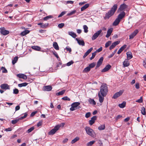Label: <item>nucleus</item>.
<instances>
[{"instance_id": "44", "label": "nucleus", "mask_w": 146, "mask_h": 146, "mask_svg": "<svg viewBox=\"0 0 146 146\" xmlns=\"http://www.w3.org/2000/svg\"><path fill=\"white\" fill-rule=\"evenodd\" d=\"M1 69L2 70V72L4 73H6L7 72V71L5 68L4 67H2Z\"/></svg>"}, {"instance_id": "26", "label": "nucleus", "mask_w": 146, "mask_h": 146, "mask_svg": "<svg viewBox=\"0 0 146 146\" xmlns=\"http://www.w3.org/2000/svg\"><path fill=\"white\" fill-rule=\"evenodd\" d=\"M30 31L28 30H25L23 31L20 34V35L22 36H24L28 34Z\"/></svg>"}, {"instance_id": "58", "label": "nucleus", "mask_w": 146, "mask_h": 146, "mask_svg": "<svg viewBox=\"0 0 146 146\" xmlns=\"http://www.w3.org/2000/svg\"><path fill=\"white\" fill-rule=\"evenodd\" d=\"M102 47H101L100 48L97 49L95 52H96V53L97 52H100L102 51Z\"/></svg>"}, {"instance_id": "57", "label": "nucleus", "mask_w": 146, "mask_h": 146, "mask_svg": "<svg viewBox=\"0 0 146 146\" xmlns=\"http://www.w3.org/2000/svg\"><path fill=\"white\" fill-rule=\"evenodd\" d=\"M91 113L90 112H88L86 113L85 115V117L86 118H88L90 116Z\"/></svg>"}, {"instance_id": "38", "label": "nucleus", "mask_w": 146, "mask_h": 146, "mask_svg": "<svg viewBox=\"0 0 146 146\" xmlns=\"http://www.w3.org/2000/svg\"><path fill=\"white\" fill-rule=\"evenodd\" d=\"M90 70V69L89 66L85 68L83 72H89Z\"/></svg>"}, {"instance_id": "39", "label": "nucleus", "mask_w": 146, "mask_h": 146, "mask_svg": "<svg viewBox=\"0 0 146 146\" xmlns=\"http://www.w3.org/2000/svg\"><path fill=\"white\" fill-rule=\"evenodd\" d=\"M96 66V63L95 62H93L91 63L88 66L91 69V68H93L94 67H95Z\"/></svg>"}, {"instance_id": "43", "label": "nucleus", "mask_w": 146, "mask_h": 146, "mask_svg": "<svg viewBox=\"0 0 146 146\" xmlns=\"http://www.w3.org/2000/svg\"><path fill=\"white\" fill-rule=\"evenodd\" d=\"M95 142L94 141H90L87 144V146H90L92 145Z\"/></svg>"}, {"instance_id": "2", "label": "nucleus", "mask_w": 146, "mask_h": 146, "mask_svg": "<svg viewBox=\"0 0 146 146\" xmlns=\"http://www.w3.org/2000/svg\"><path fill=\"white\" fill-rule=\"evenodd\" d=\"M117 8V5L114 4L111 8V9L106 13L104 17L105 19H108L110 17L113 16Z\"/></svg>"}, {"instance_id": "6", "label": "nucleus", "mask_w": 146, "mask_h": 146, "mask_svg": "<svg viewBox=\"0 0 146 146\" xmlns=\"http://www.w3.org/2000/svg\"><path fill=\"white\" fill-rule=\"evenodd\" d=\"M0 33L3 35H6L8 34L9 32L8 31L5 30V28L4 27L0 28Z\"/></svg>"}, {"instance_id": "60", "label": "nucleus", "mask_w": 146, "mask_h": 146, "mask_svg": "<svg viewBox=\"0 0 146 146\" xmlns=\"http://www.w3.org/2000/svg\"><path fill=\"white\" fill-rule=\"evenodd\" d=\"M90 104L92 105H96V103L95 101H89Z\"/></svg>"}, {"instance_id": "1", "label": "nucleus", "mask_w": 146, "mask_h": 146, "mask_svg": "<svg viewBox=\"0 0 146 146\" xmlns=\"http://www.w3.org/2000/svg\"><path fill=\"white\" fill-rule=\"evenodd\" d=\"M108 92V88L106 84H103L101 85L100 92L98 93L99 100H103L104 97L105 96Z\"/></svg>"}, {"instance_id": "15", "label": "nucleus", "mask_w": 146, "mask_h": 146, "mask_svg": "<svg viewBox=\"0 0 146 146\" xmlns=\"http://www.w3.org/2000/svg\"><path fill=\"white\" fill-rule=\"evenodd\" d=\"M138 32V30H135L131 35H129V39H132L137 34Z\"/></svg>"}, {"instance_id": "59", "label": "nucleus", "mask_w": 146, "mask_h": 146, "mask_svg": "<svg viewBox=\"0 0 146 146\" xmlns=\"http://www.w3.org/2000/svg\"><path fill=\"white\" fill-rule=\"evenodd\" d=\"M135 87L137 89H139V83H136L135 85Z\"/></svg>"}, {"instance_id": "49", "label": "nucleus", "mask_w": 146, "mask_h": 146, "mask_svg": "<svg viewBox=\"0 0 146 146\" xmlns=\"http://www.w3.org/2000/svg\"><path fill=\"white\" fill-rule=\"evenodd\" d=\"M76 12V10H74L70 12L69 13H68L67 15L68 16H70L73 14H74Z\"/></svg>"}, {"instance_id": "16", "label": "nucleus", "mask_w": 146, "mask_h": 146, "mask_svg": "<svg viewBox=\"0 0 146 146\" xmlns=\"http://www.w3.org/2000/svg\"><path fill=\"white\" fill-rule=\"evenodd\" d=\"M97 119V116H94L91 118V119L89 121V124L92 125L95 122V121Z\"/></svg>"}, {"instance_id": "56", "label": "nucleus", "mask_w": 146, "mask_h": 146, "mask_svg": "<svg viewBox=\"0 0 146 146\" xmlns=\"http://www.w3.org/2000/svg\"><path fill=\"white\" fill-rule=\"evenodd\" d=\"M53 54L57 58H59V56L57 54V53L55 51L53 52Z\"/></svg>"}, {"instance_id": "61", "label": "nucleus", "mask_w": 146, "mask_h": 146, "mask_svg": "<svg viewBox=\"0 0 146 146\" xmlns=\"http://www.w3.org/2000/svg\"><path fill=\"white\" fill-rule=\"evenodd\" d=\"M98 102H97V105L98 106H100L102 105V103L103 102V101H98Z\"/></svg>"}, {"instance_id": "33", "label": "nucleus", "mask_w": 146, "mask_h": 146, "mask_svg": "<svg viewBox=\"0 0 146 146\" xmlns=\"http://www.w3.org/2000/svg\"><path fill=\"white\" fill-rule=\"evenodd\" d=\"M98 128L100 130H103L105 128V125L104 124L101 125L98 127Z\"/></svg>"}, {"instance_id": "25", "label": "nucleus", "mask_w": 146, "mask_h": 146, "mask_svg": "<svg viewBox=\"0 0 146 146\" xmlns=\"http://www.w3.org/2000/svg\"><path fill=\"white\" fill-rule=\"evenodd\" d=\"M120 20L118 18H116L115 20L113 22V26H116L119 23L120 21Z\"/></svg>"}, {"instance_id": "7", "label": "nucleus", "mask_w": 146, "mask_h": 146, "mask_svg": "<svg viewBox=\"0 0 146 146\" xmlns=\"http://www.w3.org/2000/svg\"><path fill=\"white\" fill-rule=\"evenodd\" d=\"M128 7V5H126L124 3L121 4L119 8L118 9V11H123L125 9L127 8Z\"/></svg>"}, {"instance_id": "20", "label": "nucleus", "mask_w": 146, "mask_h": 146, "mask_svg": "<svg viewBox=\"0 0 146 146\" xmlns=\"http://www.w3.org/2000/svg\"><path fill=\"white\" fill-rule=\"evenodd\" d=\"M17 76L20 78H23L24 80H26L27 78V76L23 74H18Z\"/></svg>"}, {"instance_id": "21", "label": "nucleus", "mask_w": 146, "mask_h": 146, "mask_svg": "<svg viewBox=\"0 0 146 146\" xmlns=\"http://www.w3.org/2000/svg\"><path fill=\"white\" fill-rule=\"evenodd\" d=\"M128 60L126 59L123 61V65L124 67H127L129 65L130 63Z\"/></svg>"}, {"instance_id": "42", "label": "nucleus", "mask_w": 146, "mask_h": 146, "mask_svg": "<svg viewBox=\"0 0 146 146\" xmlns=\"http://www.w3.org/2000/svg\"><path fill=\"white\" fill-rule=\"evenodd\" d=\"M53 17L51 15H48V16H47L43 18V20L45 21L47 20L48 19L50 18H52Z\"/></svg>"}, {"instance_id": "46", "label": "nucleus", "mask_w": 146, "mask_h": 146, "mask_svg": "<svg viewBox=\"0 0 146 146\" xmlns=\"http://www.w3.org/2000/svg\"><path fill=\"white\" fill-rule=\"evenodd\" d=\"M111 44V41H108L105 44V46L106 48L108 47Z\"/></svg>"}, {"instance_id": "48", "label": "nucleus", "mask_w": 146, "mask_h": 146, "mask_svg": "<svg viewBox=\"0 0 146 146\" xmlns=\"http://www.w3.org/2000/svg\"><path fill=\"white\" fill-rule=\"evenodd\" d=\"M96 52H95L92 53V56L90 58V60H92L94 58L96 55Z\"/></svg>"}, {"instance_id": "52", "label": "nucleus", "mask_w": 146, "mask_h": 146, "mask_svg": "<svg viewBox=\"0 0 146 146\" xmlns=\"http://www.w3.org/2000/svg\"><path fill=\"white\" fill-rule=\"evenodd\" d=\"M66 13V11H62L61 13L58 15V17H60L64 15Z\"/></svg>"}, {"instance_id": "54", "label": "nucleus", "mask_w": 146, "mask_h": 146, "mask_svg": "<svg viewBox=\"0 0 146 146\" xmlns=\"http://www.w3.org/2000/svg\"><path fill=\"white\" fill-rule=\"evenodd\" d=\"M62 99L64 100H70V99L68 98L67 96H65L62 98Z\"/></svg>"}, {"instance_id": "36", "label": "nucleus", "mask_w": 146, "mask_h": 146, "mask_svg": "<svg viewBox=\"0 0 146 146\" xmlns=\"http://www.w3.org/2000/svg\"><path fill=\"white\" fill-rule=\"evenodd\" d=\"M18 58L17 56L15 57L14 58L13 60L12 61V63L13 64H14L17 61Z\"/></svg>"}, {"instance_id": "12", "label": "nucleus", "mask_w": 146, "mask_h": 146, "mask_svg": "<svg viewBox=\"0 0 146 146\" xmlns=\"http://www.w3.org/2000/svg\"><path fill=\"white\" fill-rule=\"evenodd\" d=\"M52 89V87L50 85L44 86L43 88L44 91H50Z\"/></svg>"}, {"instance_id": "4", "label": "nucleus", "mask_w": 146, "mask_h": 146, "mask_svg": "<svg viewBox=\"0 0 146 146\" xmlns=\"http://www.w3.org/2000/svg\"><path fill=\"white\" fill-rule=\"evenodd\" d=\"M87 133L92 137H94V136L95 133L94 130L90 127H86L85 128Z\"/></svg>"}, {"instance_id": "28", "label": "nucleus", "mask_w": 146, "mask_h": 146, "mask_svg": "<svg viewBox=\"0 0 146 146\" xmlns=\"http://www.w3.org/2000/svg\"><path fill=\"white\" fill-rule=\"evenodd\" d=\"M126 104V102L123 101L122 103L119 104L118 105V106L120 108H123L125 106Z\"/></svg>"}, {"instance_id": "40", "label": "nucleus", "mask_w": 146, "mask_h": 146, "mask_svg": "<svg viewBox=\"0 0 146 146\" xmlns=\"http://www.w3.org/2000/svg\"><path fill=\"white\" fill-rule=\"evenodd\" d=\"M83 29L84 30V32L85 33H87L88 31V28L87 25H84L83 26Z\"/></svg>"}, {"instance_id": "47", "label": "nucleus", "mask_w": 146, "mask_h": 146, "mask_svg": "<svg viewBox=\"0 0 146 146\" xmlns=\"http://www.w3.org/2000/svg\"><path fill=\"white\" fill-rule=\"evenodd\" d=\"M34 129V127H32L28 129L27 132L28 133H29L32 131Z\"/></svg>"}, {"instance_id": "27", "label": "nucleus", "mask_w": 146, "mask_h": 146, "mask_svg": "<svg viewBox=\"0 0 146 146\" xmlns=\"http://www.w3.org/2000/svg\"><path fill=\"white\" fill-rule=\"evenodd\" d=\"M53 47L56 50H59V47L57 43L56 42H54L53 44Z\"/></svg>"}, {"instance_id": "23", "label": "nucleus", "mask_w": 146, "mask_h": 146, "mask_svg": "<svg viewBox=\"0 0 146 146\" xmlns=\"http://www.w3.org/2000/svg\"><path fill=\"white\" fill-rule=\"evenodd\" d=\"M76 39L79 45L82 46H84L85 45V43L84 40H81L77 38H76Z\"/></svg>"}, {"instance_id": "35", "label": "nucleus", "mask_w": 146, "mask_h": 146, "mask_svg": "<svg viewBox=\"0 0 146 146\" xmlns=\"http://www.w3.org/2000/svg\"><path fill=\"white\" fill-rule=\"evenodd\" d=\"M79 139V137H76L72 141L71 143L72 144H73L77 142V141H78Z\"/></svg>"}, {"instance_id": "64", "label": "nucleus", "mask_w": 146, "mask_h": 146, "mask_svg": "<svg viewBox=\"0 0 146 146\" xmlns=\"http://www.w3.org/2000/svg\"><path fill=\"white\" fill-rule=\"evenodd\" d=\"M143 64L145 68H146V58L144 61Z\"/></svg>"}, {"instance_id": "55", "label": "nucleus", "mask_w": 146, "mask_h": 146, "mask_svg": "<svg viewBox=\"0 0 146 146\" xmlns=\"http://www.w3.org/2000/svg\"><path fill=\"white\" fill-rule=\"evenodd\" d=\"M74 63V62L72 60H71V61H70V62H68L66 64H67V65L68 66H70V65H72V64Z\"/></svg>"}, {"instance_id": "32", "label": "nucleus", "mask_w": 146, "mask_h": 146, "mask_svg": "<svg viewBox=\"0 0 146 146\" xmlns=\"http://www.w3.org/2000/svg\"><path fill=\"white\" fill-rule=\"evenodd\" d=\"M68 34L69 35L71 36L72 37L74 38H75L77 36L76 34L73 32H69L68 33Z\"/></svg>"}, {"instance_id": "51", "label": "nucleus", "mask_w": 146, "mask_h": 146, "mask_svg": "<svg viewBox=\"0 0 146 146\" xmlns=\"http://www.w3.org/2000/svg\"><path fill=\"white\" fill-rule=\"evenodd\" d=\"M19 92V91L17 89L15 88L13 90V93L15 94H17Z\"/></svg>"}, {"instance_id": "11", "label": "nucleus", "mask_w": 146, "mask_h": 146, "mask_svg": "<svg viewBox=\"0 0 146 146\" xmlns=\"http://www.w3.org/2000/svg\"><path fill=\"white\" fill-rule=\"evenodd\" d=\"M123 93V91L120 90L119 92H117L115 93L113 96L112 98H113L115 99L117 98L121 95Z\"/></svg>"}, {"instance_id": "13", "label": "nucleus", "mask_w": 146, "mask_h": 146, "mask_svg": "<svg viewBox=\"0 0 146 146\" xmlns=\"http://www.w3.org/2000/svg\"><path fill=\"white\" fill-rule=\"evenodd\" d=\"M119 42L120 41H117L113 43L109 48L110 50H112V49L114 48L116 46L119 44Z\"/></svg>"}, {"instance_id": "53", "label": "nucleus", "mask_w": 146, "mask_h": 146, "mask_svg": "<svg viewBox=\"0 0 146 146\" xmlns=\"http://www.w3.org/2000/svg\"><path fill=\"white\" fill-rule=\"evenodd\" d=\"M19 120V119L12 120V121L11 123L13 124H15L17 123V122H18Z\"/></svg>"}, {"instance_id": "5", "label": "nucleus", "mask_w": 146, "mask_h": 146, "mask_svg": "<svg viewBox=\"0 0 146 146\" xmlns=\"http://www.w3.org/2000/svg\"><path fill=\"white\" fill-rule=\"evenodd\" d=\"M61 125H57L48 132V134L50 135H53L59 129Z\"/></svg>"}, {"instance_id": "63", "label": "nucleus", "mask_w": 146, "mask_h": 146, "mask_svg": "<svg viewBox=\"0 0 146 146\" xmlns=\"http://www.w3.org/2000/svg\"><path fill=\"white\" fill-rule=\"evenodd\" d=\"M37 112V111H35L32 112L31 114V116L33 117L34 116Z\"/></svg>"}, {"instance_id": "10", "label": "nucleus", "mask_w": 146, "mask_h": 146, "mask_svg": "<svg viewBox=\"0 0 146 146\" xmlns=\"http://www.w3.org/2000/svg\"><path fill=\"white\" fill-rule=\"evenodd\" d=\"M125 12L123 11L118 15L117 18L121 21V19L125 17Z\"/></svg>"}, {"instance_id": "3", "label": "nucleus", "mask_w": 146, "mask_h": 146, "mask_svg": "<svg viewBox=\"0 0 146 146\" xmlns=\"http://www.w3.org/2000/svg\"><path fill=\"white\" fill-rule=\"evenodd\" d=\"M80 103L79 102H75L72 103L71 104V107L70 108V110L72 111H73L81 108L80 106Z\"/></svg>"}, {"instance_id": "62", "label": "nucleus", "mask_w": 146, "mask_h": 146, "mask_svg": "<svg viewBox=\"0 0 146 146\" xmlns=\"http://www.w3.org/2000/svg\"><path fill=\"white\" fill-rule=\"evenodd\" d=\"M74 2L71 1H68L66 2L67 4H73Z\"/></svg>"}, {"instance_id": "9", "label": "nucleus", "mask_w": 146, "mask_h": 146, "mask_svg": "<svg viewBox=\"0 0 146 146\" xmlns=\"http://www.w3.org/2000/svg\"><path fill=\"white\" fill-rule=\"evenodd\" d=\"M104 60L103 57H101L98 60L96 66L95 68L96 69H97L102 64Z\"/></svg>"}, {"instance_id": "29", "label": "nucleus", "mask_w": 146, "mask_h": 146, "mask_svg": "<svg viewBox=\"0 0 146 146\" xmlns=\"http://www.w3.org/2000/svg\"><path fill=\"white\" fill-rule=\"evenodd\" d=\"M89 6V5L88 3L86 4L85 5L83 6L81 8V11H83L85 10V9L88 8Z\"/></svg>"}, {"instance_id": "41", "label": "nucleus", "mask_w": 146, "mask_h": 146, "mask_svg": "<svg viewBox=\"0 0 146 146\" xmlns=\"http://www.w3.org/2000/svg\"><path fill=\"white\" fill-rule=\"evenodd\" d=\"M48 25V23H45V24H42V25L40 26V27L42 28H46L47 27V26Z\"/></svg>"}, {"instance_id": "19", "label": "nucleus", "mask_w": 146, "mask_h": 146, "mask_svg": "<svg viewBox=\"0 0 146 146\" xmlns=\"http://www.w3.org/2000/svg\"><path fill=\"white\" fill-rule=\"evenodd\" d=\"M127 45L124 44L121 46L118 50L117 53L118 54L121 53L122 51L126 47Z\"/></svg>"}, {"instance_id": "45", "label": "nucleus", "mask_w": 146, "mask_h": 146, "mask_svg": "<svg viewBox=\"0 0 146 146\" xmlns=\"http://www.w3.org/2000/svg\"><path fill=\"white\" fill-rule=\"evenodd\" d=\"M27 113H24V116L21 117L19 118V120L23 119L27 117Z\"/></svg>"}, {"instance_id": "34", "label": "nucleus", "mask_w": 146, "mask_h": 146, "mask_svg": "<svg viewBox=\"0 0 146 146\" xmlns=\"http://www.w3.org/2000/svg\"><path fill=\"white\" fill-rule=\"evenodd\" d=\"M28 84L26 82H24L18 84V86L19 87L26 86Z\"/></svg>"}, {"instance_id": "14", "label": "nucleus", "mask_w": 146, "mask_h": 146, "mask_svg": "<svg viewBox=\"0 0 146 146\" xmlns=\"http://www.w3.org/2000/svg\"><path fill=\"white\" fill-rule=\"evenodd\" d=\"M0 87L3 90L9 89V86L6 84H3L1 85Z\"/></svg>"}, {"instance_id": "18", "label": "nucleus", "mask_w": 146, "mask_h": 146, "mask_svg": "<svg viewBox=\"0 0 146 146\" xmlns=\"http://www.w3.org/2000/svg\"><path fill=\"white\" fill-rule=\"evenodd\" d=\"M113 31V29L112 28H110L109 29L107 32V34L106 35V36L107 38H108L111 35Z\"/></svg>"}, {"instance_id": "17", "label": "nucleus", "mask_w": 146, "mask_h": 146, "mask_svg": "<svg viewBox=\"0 0 146 146\" xmlns=\"http://www.w3.org/2000/svg\"><path fill=\"white\" fill-rule=\"evenodd\" d=\"M111 66L110 64H108L102 70V72H105L111 68Z\"/></svg>"}, {"instance_id": "24", "label": "nucleus", "mask_w": 146, "mask_h": 146, "mask_svg": "<svg viewBox=\"0 0 146 146\" xmlns=\"http://www.w3.org/2000/svg\"><path fill=\"white\" fill-rule=\"evenodd\" d=\"M93 48L92 47H91L84 54L83 56V58H84L90 52H91Z\"/></svg>"}, {"instance_id": "22", "label": "nucleus", "mask_w": 146, "mask_h": 146, "mask_svg": "<svg viewBox=\"0 0 146 146\" xmlns=\"http://www.w3.org/2000/svg\"><path fill=\"white\" fill-rule=\"evenodd\" d=\"M127 55V59L129 60L133 58V55L131 52H128L126 53Z\"/></svg>"}, {"instance_id": "31", "label": "nucleus", "mask_w": 146, "mask_h": 146, "mask_svg": "<svg viewBox=\"0 0 146 146\" xmlns=\"http://www.w3.org/2000/svg\"><path fill=\"white\" fill-rule=\"evenodd\" d=\"M65 91L66 90H63L61 91L56 93V95L57 96L62 95L65 92Z\"/></svg>"}, {"instance_id": "50", "label": "nucleus", "mask_w": 146, "mask_h": 146, "mask_svg": "<svg viewBox=\"0 0 146 146\" xmlns=\"http://www.w3.org/2000/svg\"><path fill=\"white\" fill-rule=\"evenodd\" d=\"M64 25V23H61L60 24H59L58 25V27L60 29H61L62 28Z\"/></svg>"}, {"instance_id": "30", "label": "nucleus", "mask_w": 146, "mask_h": 146, "mask_svg": "<svg viewBox=\"0 0 146 146\" xmlns=\"http://www.w3.org/2000/svg\"><path fill=\"white\" fill-rule=\"evenodd\" d=\"M31 48L37 51H40L41 49L40 47L38 46H33Z\"/></svg>"}, {"instance_id": "8", "label": "nucleus", "mask_w": 146, "mask_h": 146, "mask_svg": "<svg viewBox=\"0 0 146 146\" xmlns=\"http://www.w3.org/2000/svg\"><path fill=\"white\" fill-rule=\"evenodd\" d=\"M102 32L101 30H99L96 33L92 36V40H95L100 34Z\"/></svg>"}, {"instance_id": "37", "label": "nucleus", "mask_w": 146, "mask_h": 146, "mask_svg": "<svg viewBox=\"0 0 146 146\" xmlns=\"http://www.w3.org/2000/svg\"><path fill=\"white\" fill-rule=\"evenodd\" d=\"M141 113L143 115H145L146 114L145 109L144 107H143L141 108Z\"/></svg>"}]
</instances>
